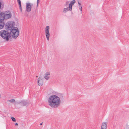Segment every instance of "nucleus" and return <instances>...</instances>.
Listing matches in <instances>:
<instances>
[{"instance_id": "obj_13", "label": "nucleus", "mask_w": 129, "mask_h": 129, "mask_svg": "<svg viewBox=\"0 0 129 129\" xmlns=\"http://www.w3.org/2000/svg\"><path fill=\"white\" fill-rule=\"evenodd\" d=\"M5 25L3 21H0V30L3 29Z\"/></svg>"}, {"instance_id": "obj_5", "label": "nucleus", "mask_w": 129, "mask_h": 129, "mask_svg": "<svg viewBox=\"0 0 129 129\" xmlns=\"http://www.w3.org/2000/svg\"><path fill=\"white\" fill-rule=\"evenodd\" d=\"M3 16L4 19H7L11 18L12 16V14L10 11H7L3 12Z\"/></svg>"}, {"instance_id": "obj_7", "label": "nucleus", "mask_w": 129, "mask_h": 129, "mask_svg": "<svg viewBox=\"0 0 129 129\" xmlns=\"http://www.w3.org/2000/svg\"><path fill=\"white\" fill-rule=\"evenodd\" d=\"M26 11L27 12H29L31 10L32 6H33V4L30 3H26Z\"/></svg>"}, {"instance_id": "obj_14", "label": "nucleus", "mask_w": 129, "mask_h": 129, "mask_svg": "<svg viewBox=\"0 0 129 129\" xmlns=\"http://www.w3.org/2000/svg\"><path fill=\"white\" fill-rule=\"evenodd\" d=\"M69 11V9L68 7L67 8H65L63 9V12L64 13H65Z\"/></svg>"}, {"instance_id": "obj_17", "label": "nucleus", "mask_w": 129, "mask_h": 129, "mask_svg": "<svg viewBox=\"0 0 129 129\" xmlns=\"http://www.w3.org/2000/svg\"><path fill=\"white\" fill-rule=\"evenodd\" d=\"M9 101L11 103H13L14 102L15 100L14 99H11Z\"/></svg>"}, {"instance_id": "obj_18", "label": "nucleus", "mask_w": 129, "mask_h": 129, "mask_svg": "<svg viewBox=\"0 0 129 129\" xmlns=\"http://www.w3.org/2000/svg\"><path fill=\"white\" fill-rule=\"evenodd\" d=\"M79 8L81 11L82 10V7L81 6H79Z\"/></svg>"}, {"instance_id": "obj_1", "label": "nucleus", "mask_w": 129, "mask_h": 129, "mask_svg": "<svg viewBox=\"0 0 129 129\" xmlns=\"http://www.w3.org/2000/svg\"><path fill=\"white\" fill-rule=\"evenodd\" d=\"M14 22L12 21H9L5 25L6 30H10V33L5 30L0 31V36L2 38L8 41L11 37L10 34L13 38H16L19 35V31L17 27H14Z\"/></svg>"}, {"instance_id": "obj_2", "label": "nucleus", "mask_w": 129, "mask_h": 129, "mask_svg": "<svg viewBox=\"0 0 129 129\" xmlns=\"http://www.w3.org/2000/svg\"><path fill=\"white\" fill-rule=\"evenodd\" d=\"M48 102L49 105L52 107L56 108L59 106L61 100L59 97H49Z\"/></svg>"}, {"instance_id": "obj_25", "label": "nucleus", "mask_w": 129, "mask_h": 129, "mask_svg": "<svg viewBox=\"0 0 129 129\" xmlns=\"http://www.w3.org/2000/svg\"><path fill=\"white\" fill-rule=\"evenodd\" d=\"M42 124H43V123L42 122V123H41L40 124V125H42Z\"/></svg>"}, {"instance_id": "obj_9", "label": "nucleus", "mask_w": 129, "mask_h": 129, "mask_svg": "<svg viewBox=\"0 0 129 129\" xmlns=\"http://www.w3.org/2000/svg\"><path fill=\"white\" fill-rule=\"evenodd\" d=\"M37 83L39 86H41L43 83L42 79L41 78L39 77L38 79Z\"/></svg>"}, {"instance_id": "obj_3", "label": "nucleus", "mask_w": 129, "mask_h": 129, "mask_svg": "<svg viewBox=\"0 0 129 129\" xmlns=\"http://www.w3.org/2000/svg\"><path fill=\"white\" fill-rule=\"evenodd\" d=\"M47 93L49 97H62L64 96L62 93H59L51 90H48Z\"/></svg>"}, {"instance_id": "obj_23", "label": "nucleus", "mask_w": 129, "mask_h": 129, "mask_svg": "<svg viewBox=\"0 0 129 129\" xmlns=\"http://www.w3.org/2000/svg\"><path fill=\"white\" fill-rule=\"evenodd\" d=\"M69 2L68 1H67L66 2V4H68L69 3Z\"/></svg>"}, {"instance_id": "obj_26", "label": "nucleus", "mask_w": 129, "mask_h": 129, "mask_svg": "<svg viewBox=\"0 0 129 129\" xmlns=\"http://www.w3.org/2000/svg\"><path fill=\"white\" fill-rule=\"evenodd\" d=\"M3 96V95H2V94H0V96Z\"/></svg>"}, {"instance_id": "obj_11", "label": "nucleus", "mask_w": 129, "mask_h": 129, "mask_svg": "<svg viewBox=\"0 0 129 129\" xmlns=\"http://www.w3.org/2000/svg\"><path fill=\"white\" fill-rule=\"evenodd\" d=\"M4 19L3 12L0 11V21H3Z\"/></svg>"}, {"instance_id": "obj_10", "label": "nucleus", "mask_w": 129, "mask_h": 129, "mask_svg": "<svg viewBox=\"0 0 129 129\" xmlns=\"http://www.w3.org/2000/svg\"><path fill=\"white\" fill-rule=\"evenodd\" d=\"M50 75V73L49 72H46L45 74L44 77L46 80H48L49 78V75Z\"/></svg>"}, {"instance_id": "obj_8", "label": "nucleus", "mask_w": 129, "mask_h": 129, "mask_svg": "<svg viewBox=\"0 0 129 129\" xmlns=\"http://www.w3.org/2000/svg\"><path fill=\"white\" fill-rule=\"evenodd\" d=\"M76 3L75 0H73L71 1L70 3L69 6V11H71L72 10V6Z\"/></svg>"}, {"instance_id": "obj_24", "label": "nucleus", "mask_w": 129, "mask_h": 129, "mask_svg": "<svg viewBox=\"0 0 129 129\" xmlns=\"http://www.w3.org/2000/svg\"><path fill=\"white\" fill-rule=\"evenodd\" d=\"M15 125H17V126L18 125V123H15Z\"/></svg>"}, {"instance_id": "obj_22", "label": "nucleus", "mask_w": 129, "mask_h": 129, "mask_svg": "<svg viewBox=\"0 0 129 129\" xmlns=\"http://www.w3.org/2000/svg\"><path fill=\"white\" fill-rule=\"evenodd\" d=\"M78 3L79 5V6H81V3L79 2L78 1Z\"/></svg>"}, {"instance_id": "obj_15", "label": "nucleus", "mask_w": 129, "mask_h": 129, "mask_svg": "<svg viewBox=\"0 0 129 129\" xmlns=\"http://www.w3.org/2000/svg\"><path fill=\"white\" fill-rule=\"evenodd\" d=\"M19 8L20 10L21 11V12H22V7H21V4H19Z\"/></svg>"}, {"instance_id": "obj_19", "label": "nucleus", "mask_w": 129, "mask_h": 129, "mask_svg": "<svg viewBox=\"0 0 129 129\" xmlns=\"http://www.w3.org/2000/svg\"><path fill=\"white\" fill-rule=\"evenodd\" d=\"M17 2H18L19 4H21L20 0H17Z\"/></svg>"}, {"instance_id": "obj_20", "label": "nucleus", "mask_w": 129, "mask_h": 129, "mask_svg": "<svg viewBox=\"0 0 129 129\" xmlns=\"http://www.w3.org/2000/svg\"><path fill=\"white\" fill-rule=\"evenodd\" d=\"M125 129H129V125H127L125 127Z\"/></svg>"}, {"instance_id": "obj_6", "label": "nucleus", "mask_w": 129, "mask_h": 129, "mask_svg": "<svg viewBox=\"0 0 129 129\" xmlns=\"http://www.w3.org/2000/svg\"><path fill=\"white\" fill-rule=\"evenodd\" d=\"M45 34L46 38L48 41L49 39L50 34L49 33V27L47 26L45 28Z\"/></svg>"}, {"instance_id": "obj_16", "label": "nucleus", "mask_w": 129, "mask_h": 129, "mask_svg": "<svg viewBox=\"0 0 129 129\" xmlns=\"http://www.w3.org/2000/svg\"><path fill=\"white\" fill-rule=\"evenodd\" d=\"M11 118L13 121L15 122L16 121V120L13 117H11Z\"/></svg>"}, {"instance_id": "obj_4", "label": "nucleus", "mask_w": 129, "mask_h": 129, "mask_svg": "<svg viewBox=\"0 0 129 129\" xmlns=\"http://www.w3.org/2000/svg\"><path fill=\"white\" fill-rule=\"evenodd\" d=\"M17 103L21 106H27L30 103V102L29 100H22L21 101L18 102Z\"/></svg>"}, {"instance_id": "obj_12", "label": "nucleus", "mask_w": 129, "mask_h": 129, "mask_svg": "<svg viewBox=\"0 0 129 129\" xmlns=\"http://www.w3.org/2000/svg\"><path fill=\"white\" fill-rule=\"evenodd\" d=\"M106 123V122H104L102 123L101 129H106L107 128Z\"/></svg>"}, {"instance_id": "obj_21", "label": "nucleus", "mask_w": 129, "mask_h": 129, "mask_svg": "<svg viewBox=\"0 0 129 129\" xmlns=\"http://www.w3.org/2000/svg\"><path fill=\"white\" fill-rule=\"evenodd\" d=\"M39 0H37V6L38 5V4L39 3Z\"/></svg>"}, {"instance_id": "obj_27", "label": "nucleus", "mask_w": 129, "mask_h": 129, "mask_svg": "<svg viewBox=\"0 0 129 129\" xmlns=\"http://www.w3.org/2000/svg\"><path fill=\"white\" fill-rule=\"evenodd\" d=\"M36 77H38V76H37Z\"/></svg>"}]
</instances>
